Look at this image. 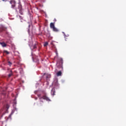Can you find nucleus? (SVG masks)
<instances>
[{
    "label": "nucleus",
    "mask_w": 126,
    "mask_h": 126,
    "mask_svg": "<svg viewBox=\"0 0 126 126\" xmlns=\"http://www.w3.org/2000/svg\"><path fill=\"white\" fill-rule=\"evenodd\" d=\"M30 46L32 50L37 49V46H38V42L35 41H32L30 43Z\"/></svg>",
    "instance_id": "nucleus-1"
},
{
    "label": "nucleus",
    "mask_w": 126,
    "mask_h": 126,
    "mask_svg": "<svg viewBox=\"0 0 126 126\" xmlns=\"http://www.w3.org/2000/svg\"><path fill=\"white\" fill-rule=\"evenodd\" d=\"M57 66L59 68H62L63 69V59L59 58L57 62Z\"/></svg>",
    "instance_id": "nucleus-2"
},
{
    "label": "nucleus",
    "mask_w": 126,
    "mask_h": 126,
    "mask_svg": "<svg viewBox=\"0 0 126 126\" xmlns=\"http://www.w3.org/2000/svg\"><path fill=\"white\" fill-rule=\"evenodd\" d=\"M17 9H19V12L20 14H23V12H22V5H21L20 3L18 4V7L16 8V12H18V10Z\"/></svg>",
    "instance_id": "nucleus-3"
},
{
    "label": "nucleus",
    "mask_w": 126,
    "mask_h": 126,
    "mask_svg": "<svg viewBox=\"0 0 126 126\" xmlns=\"http://www.w3.org/2000/svg\"><path fill=\"white\" fill-rule=\"evenodd\" d=\"M37 96L38 98H39L40 100H41V99H43V100H46V101H51V99H50V98L48 97V96H47L46 95H43V96H41V94H37Z\"/></svg>",
    "instance_id": "nucleus-4"
},
{
    "label": "nucleus",
    "mask_w": 126,
    "mask_h": 126,
    "mask_svg": "<svg viewBox=\"0 0 126 126\" xmlns=\"http://www.w3.org/2000/svg\"><path fill=\"white\" fill-rule=\"evenodd\" d=\"M10 3L11 4V8H14L16 5V2L14 0H10Z\"/></svg>",
    "instance_id": "nucleus-5"
},
{
    "label": "nucleus",
    "mask_w": 126,
    "mask_h": 126,
    "mask_svg": "<svg viewBox=\"0 0 126 126\" xmlns=\"http://www.w3.org/2000/svg\"><path fill=\"white\" fill-rule=\"evenodd\" d=\"M4 112H7V110L9 109V105L6 104L4 106Z\"/></svg>",
    "instance_id": "nucleus-6"
},
{
    "label": "nucleus",
    "mask_w": 126,
    "mask_h": 126,
    "mask_svg": "<svg viewBox=\"0 0 126 126\" xmlns=\"http://www.w3.org/2000/svg\"><path fill=\"white\" fill-rule=\"evenodd\" d=\"M55 93H56V90L55 89V88H53L51 90V94L53 96H55V95H56V94Z\"/></svg>",
    "instance_id": "nucleus-7"
},
{
    "label": "nucleus",
    "mask_w": 126,
    "mask_h": 126,
    "mask_svg": "<svg viewBox=\"0 0 126 126\" xmlns=\"http://www.w3.org/2000/svg\"><path fill=\"white\" fill-rule=\"evenodd\" d=\"M13 114H14V111H12L9 116L6 118H7V120H9V119L10 120H11V116H12Z\"/></svg>",
    "instance_id": "nucleus-8"
},
{
    "label": "nucleus",
    "mask_w": 126,
    "mask_h": 126,
    "mask_svg": "<svg viewBox=\"0 0 126 126\" xmlns=\"http://www.w3.org/2000/svg\"><path fill=\"white\" fill-rule=\"evenodd\" d=\"M6 30V28L3 27H1L0 28V33H1L3 31H5Z\"/></svg>",
    "instance_id": "nucleus-9"
},
{
    "label": "nucleus",
    "mask_w": 126,
    "mask_h": 126,
    "mask_svg": "<svg viewBox=\"0 0 126 126\" xmlns=\"http://www.w3.org/2000/svg\"><path fill=\"white\" fill-rule=\"evenodd\" d=\"M50 28L51 29H53L55 27V23H51L50 25Z\"/></svg>",
    "instance_id": "nucleus-10"
},
{
    "label": "nucleus",
    "mask_w": 126,
    "mask_h": 126,
    "mask_svg": "<svg viewBox=\"0 0 126 126\" xmlns=\"http://www.w3.org/2000/svg\"><path fill=\"white\" fill-rule=\"evenodd\" d=\"M28 27H29L28 32L29 33H30V26H31V24H30V23H28Z\"/></svg>",
    "instance_id": "nucleus-11"
},
{
    "label": "nucleus",
    "mask_w": 126,
    "mask_h": 126,
    "mask_svg": "<svg viewBox=\"0 0 126 126\" xmlns=\"http://www.w3.org/2000/svg\"><path fill=\"white\" fill-rule=\"evenodd\" d=\"M57 76H61L62 75V71H59L57 73Z\"/></svg>",
    "instance_id": "nucleus-12"
},
{
    "label": "nucleus",
    "mask_w": 126,
    "mask_h": 126,
    "mask_svg": "<svg viewBox=\"0 0 126 126\" xmlns=\"http://www.w3.org/2000/svg\"><path fill=\"white\" fill-rule=\"evenodd\" d=\"M0 45H1L2 47H5L6 46V44L4 42H0Z\"/></svg>",
    "instance_id": "nucleus-13"
},
{
    "label": "nucleus",
    "mask_w": 126,
    "mask_h": 126,
    "mask_svg": "<svg viewBox=\"0 0 126 126\" xmlns=\"http://www.w3.org/2000/svg\"><path fill=\"white\" fill-rule=\"evenodd\" d=\"M53 31H54L55 32H59V30H58V29H57V28L54 27L53 29H52Z\"/></svg>",
    "instance_id": "nucleus-14"
},
{
    "label": "nucleus",
    "mask_w": 126,
    "mask_h": 126,
    "mask_svg": "<svg viewBox=\"0 0 126 126\" xmlns=\"http://www.w3.org/2000/svg\"><path fill=\"white\" fill-rule=\"evenodd\" d=\"M10 73L8 74V77H11L12 76V70H10Z\"/></svg>",
    "instance_id": "nucleus-15"
},
{
    "label": "nucleus",
    "mask_w": 126,
    "mask_h": 126,
    "mask_svg": "<svg viewBox=\"0 0 126 126\" xmlns=\"http://www.w3.org/2000/svg\"><path fill=\"white\" fill-rule=\"evenodd\" d=\"M49 44V43H48V42H45L44 44V47H47L48 46V45Z\"/></svg>",
    "instance_id": "nucleus-16"
},
{
    "label": "nucleus",
    "mask_w": 126,
    "mask_h": 126,
    "mask_svg": "<svg viewBox=\"0 0 126 126\" xmlns=\"http://www.w3.org/2000/svg\"><path fill=\"white\" fill-rule=\"evenodd\" d=\"M8 65H9V66H11V65H12V63H11V62H10V61H9L8 62Z\"/></svg>",
    "instance_id": "nucleus-17"
},
{
    "label": "nucleus",
    "mask_w": 126,
    "mask_h": 126,
    "mask_svg": "<svg viewBox=\"0 0 126 126\" xmlns=\"http://www.w3.org/2000/svg\"><path fill=\"white\" fill-rule=\"evenodd\" d=\"M6 54H7V55H8L9 54V52H8V51H6V50H5L4 51Z\"/></svg>",
    "instance_id": "nucleus-18"
},
{
    "label": "nucleus",
    "mask_w": 126,
    "mask_h": 126,
    "mask_svg": "<svg viewBox=\"0 0 126 126\" xmlns=\"http://www.w3.org/2000/svg\"><path fill=\"white\" fill-rule=\"evenodd\" d=\"M33 62H35V63H37V62H39V60H37L36 61H35V60H33Z\"/></svg>",
    "instance_id": "nucleus-19"
},
{
    "label": "nucleus",
    "mask_w": 126,
    "mask_h": 126,
    "mask_svg": "<svg viewBox=\"0 0 126 126\" xmlns=\"http://www.w3.org/2000/svg\"><path fill=\"white\" fill-rule=\"evenodd\" d=\"M3 1H4L5 0H2Z\"/></svg>",
    "instance_id": "nucleus-20"
},
{
    "label": "nucleus",
    "mask_w": 126,
    "mask_h": 126,
    "mask_svg": "<svg viewBox=\"0 0 126 126\" xmlns=\"http://www.w3.org/2000/svg\"><path fill=\"white\" fill-rule=\"evenodd\" d=\"M35 100H37V98L36 97L35 98Z\"/></svg>",
    "instance_id": "nucleus-21"
},
{
    "label": "nucleus",
    "mask_w": 126,
    "mask_h": 126,
    "mask_svg": "<svg viewBox=\"0 0 126 126\" xmlns=\"http://www.w3.org/2000/svg\"><path fill=\"white\" fill-rule=\"evenodd\" d=\"M57 55H58V52H56Z\"/></svg>",
    "instance_id": "nucleus-22"
}]
</instances>
